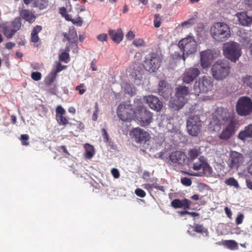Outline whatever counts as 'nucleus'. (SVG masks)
Returning a JSON list of instances; mask_svg holds the SVG:
<instances>
[{
  "instance_id": "35",
  "label": "nucleus",
  "mask_w": 252,
  "mask_h": 252,
  "mask_svg": "<svg viewBox=\"0 0 252 252\" xmlns=\"http://www.w3.org/2000/svg\"><path fill=\"white\" fill-rule=\"evenodd\" d=\"M57 75L52 71L45 78V83L46 85L50 86L55 81Z\"/></svg>"
},
{
  "instance_id": "60",
  "label": "nucleus",
  "mask_w": 252,
  "mask_h": 252,
  "mask_svg": "<svg viewBox=\"0 0 252 252\" xmlns=\"http://www.w3.org/2000/svg\"><path fill=\"white\" fill-rule=\"evenodd\" d=\"M126 37L128 40H132L135 37V34L132 31H129L127 34L126 35Z\"/></svg>"
},
{
  "instance_id": "24",
  "label": "nucleus",
  "mask_w": 252,
  "mask_h": 252,
  "mask_svg": "<svg viewBox=\"0 0 252 252\" xmlns=\"http://www.w3.org/2000/svg\"><path fill=\"white\" fill-rule=\"evenodd\" d=\"M191 202L187 199L184 200H180L179 199H175L171 202V205L174 208L189 209L190 207Z\"/></svg>"
},
{
  "instance_id": "23",
  "label": "nucleus",
  "mask_w": 252,
  "mask_h": 252,
  "mask_svg": "<svg viewBox=\"0 0 252 252\" xmlns=\"http://www.w3.org/2000/svg\"><path fill=\"white\" fill-rule=\"evenodd\" d=\"M108 33L111 39L117 43H119L123 39V33L120 29L117 30H110Z\"/></svg>"
},
{
  "instance_id": "55",
  "label": "nucleus",
  "mask_w": 252,
  "mask_h": 252,
  "mask_svg": "<svg viewBox=\"0 0 252 252\" xmlns=\"http://www.w3.org/2000/svg\"><path fill=\"white\" fill-rule=\"evenodd\" d=\"M153 188L157 190L162 191L163 192L164 191V188L162 186H159L157 183H153L152 184Z\"/></svg>"
},
{
  "instance_id": "18",
  "label": "nucleus",
  "mask_w": 252,
  "mask_h": 252,
  "mask_svg": "<svg viewBox=\"0 0 252 252\" xmlns=\"http://www.w3.org/2000/svg\"><path fill=\"white\" fill-rule=\"evenodd\" d=\"M65 109L61 105L56 107V119L60 126H65L67 124L72 125L68 122V119L65 117Z\"/></svg>"
},
{
  "instance_id": "43",
  "label": "nucleus",
  "mask_w": 252,
  "mask_h": 252,
  "mask_svg": "<svg viewBox=\"0 0 252 252\" xmlns=\"http://www.w3.org/2000/svg\"><path fill=\"white\" fill-rule=\"evenodd\" d=\"M69 59V54L66 52H63L59 57L60 61L63 62L65 63L68 62V60Z\"/></svg>"
},
{
  "instance_id": "46",
  "label": "nucleus",
  "mask_w": 252,
  "mask_h": 252,
  "mask_svg": "<svg viewBox=\"0 0 252 252\" xmlns=\"http://www.w3.org/2000/svg\"><path fill=\"white\" fill-rule=\"evenodd\" d=\"M42 75L39 72H33L32 73L31 77L34 81H39L41 78Z\"/></svg>"
},
{
  "instance_id": "47",
  "label": "nucleus",
  "mask_w": 252,
  "mask_h": 252,
  "mask_svg": "<svg viewBox=\"0 0 252 252\" xmlns=\"http://www.w3.org/2000/svg\"><path fill=\"white\" fill-rule=\"evenodd\" d=\"M95 110L94 112V113L92 116V119L93 121H96L97 119V115L99 112V108H98V105L97 102L95 103Z\"/></svg>"
},
{
  "instance_id": "37",
  "label": "nucleus",
  "mask_w": 252,
  "mask_h": 252,
  "mask_svg": "<svg viewBox=\"0 0 252 252\" xmlns=\"http://www.w3.org/2000/svg\"><path fill=\"white\" fill-rule=\"evenodd\" d=\"M224 244L231 250L237 249L238 248L237 243L234 240H226L224 241Z\"/></svg>"
},
{
  "instance_id": "56",
  "label": "nucleus",
  "mask_w": 252,
  "mask_h": 252,
  "mask_svg": "<svg viewBox=\"0 0 252 252\" xmlns=\"http://www.w3.org/2000/svg\"><path fill=\"white\" fill-rule=\"evenodd\" d=\"M111 173L115 178H118L120 177V173L119 170L116 168H113L111 170Z\"/></svg>"
},
{
  "instance_id": "44",
  "label": "nucleus",
  "mask_w": 252,
  "mask_h": 252,
  "mask_svg": "<svg viewBox=\"0 0 252 252\" xmlns=\"http://www.w3.org/2000/svg\"><path fill=\"white\" fill-rule=\"evenodd\" d=\"M29 139V136L28 134H22L21 135L20 140L22 144L24 146H28L29 145L28 140Z\"/></svg>"
},
{
  "instance_id": "39",
  "label": "nucleus",
  "mask_w": 252,
  "mask_h": 252,
  "mask_svg": "<svg viewBox=\"0 0 252 252\" xmlns=\"http://www.w3.org/2000/svg\"><path fill=\"white\" fill-rule=\"evenodd\" d=\"M173 58L175 60H183L185 62L186 58L188 57L185 52H182V54H180L178 52H175L172 55Z\"/></svg>"
},
{
  "instance_id": "29",
  "label": "nucleus",
  "mask_w": 252,
  "mask_h": 252,
  "mask_svg": "<svg viewBox=\"0 0 252 252\" xmlns=\"http://www.w3.org/2000/svg\"><path fill=\"white\" fill-rule=\"evenodd\" d=\"M15 31L10 25L2 27L3 33L7 39H10L13 36L16 32Z\"/></svg>"
},
{
  "instance_id": "4",
  "label": "nucleus",
  "mask_w": 252,
  "mask_h": 252,
  "mask_svg": "<svg viewBox=\"0 0 252 252\" xmlns=\"http://www.w3.org/2000/svg\"><path fill=\"white\" fill-rule=\"evenodd\" d=\"M188 87L179 85L176 89L175 97L173 100L170 101L169 106L174 110H179L182 108L187 102L186 96L189 94Z\"/></svg>"
},
{
  "instance_id": "32",
  "label": "nucleus",
  "mask_w": 252,
  "mask_h": 252,
  "mask_svg": "<svg viewBox=\"0 0 252 252\" xmlns=\"http://www.w3.org/2000/svg\"><path fill=\"white\" fill-rule=\"evenodd\" d=\"M198 13L196 11L194 12L193 15L192 17L182 23V26L184 27L188 25L190 26L194 25L196 23V19L198 18Z\"/></svg>"
},
{
  "instance_id": "15",
  "label": "nucleus",
  "mask_w": 252,
  "mask_h": 252,
  "mask_svg": "<svg viewBox=\"0 0 252 252\" xmlns=\"http://www.w3.org/2000/svg\"><path fill=\"white\" fill-rule=\"evenodd\" d=\"M243 161L244 157L242 154L236 151H232L229 155L228 165L230 169H237Z\"/></svg>"
},
{
  "instance_id": "61",
  "label": "nucleus",
  "mask_w": 252,
  "mask_h": 252,
  "mask_svg": "<svg viewBox=\"0 0 252 252\" xmlns=\"http://www.w3.org/2000/svg\"><path fill=\"white\" fill-rule=\"evenodd\" d=\"M96 60L95 59H94L91 63V67L93 71H96L97 70L96 66Z\"/></svg>"
},
{
  "instance_id": "2",
  "label": "nucleus",
  "mask_w": 252,
  "mask_h": 252,
  "mask_svg": "<svg viewBox=\"0 0 252 252\" xmlns=\"http://www.w3.org/2000/svg\"><path fill=\"white\" fill-rule=\"evenodd\" d=\"M210 32L214 39L218 42H224L231 36L229 27L223 22H217L213 24Z\"/></svg>"
},
{
  "instance_id": "11",
  "label": "nucleus",
  "mask_w": 252,
  "mask_h": 252,
  "mask_svg": "<svg viewBox=\"0 0 252 252\" xmlns=\"http://www.w3.org/2000/svg\"><path fill=\"white\" fill-rule=\"evenodd\" d=\"M202 123L200 117L197 115H192L187 121V128L189 135L197 136L200 132Z\"/></svg>"
},
{
  "instance_id": "27",
  "label": "nucleus",
  "mask_w": 252,
  "mask_h": 252,
  "mask_svg": "<svg viewBox=\"0 0 252 252\" xmlns=\"http://www.w3.org/2000/svg\"><path fill=\"white\" fill-rule=\"evenodd\" d=\"M63 35L66 40L70 41L71 43L76 42L77 39V34L75 29H70L68 32H63Z\"/></svg>"
},
{
  "instance_id": "30",
  "label": "nucleus",
  "mask_w": 252,
  "mask_h": 252,
  "mask_svg": "<svg viewBox=\"0 0 252 252\" xmlns=\"http://www.w3.org/2000/svg\"><path fill=\"white\" fill-rule=\"evenodd\" d=\"M34 7L38 8L40 10H43L47 8L49 5L48 0H33Z\"/></svg>"
},
{
  "instance_id": "6",
  "label": "nucleus",
  "mask_w": 252,
  "mask_h": 252,
  "mask_svg": "<svg viewBox=\"0 0 252 252\" xmlns=\"http://www.w3.org/2000/svg\"><path fill=\"white\" fill-rule=\"evenodd\" d=\"M213 87V80L210 76H203L195 82L193 85L194 93L199 95L201 93H207Z\"/></svg>"
},
{
  "instance_id": "16",
  "label": "nucleus",
  "mask_w": 252,
  "mask_h": 252,
  "mask_svg": "<svg viewBox=\"0 0 252 252\" xmlns=\"http://www.w3.org/2000/svg\"><path fill=\"white\" fill-rule=\"evenodd\" d=\"M199 69L196 67H189L186 69L181 77L183 82L186 84L192 82L200 74Z\"/></svg>"
},
{
  "instance_id": "36",
  "label": "nucleus",
  "mask_w": 252,
  "mask_h": 252,
  "mask_svg": "<svg viewBox=\"0 0 252 252\" xmlns=\"http://www.w3.org/2000/svg\"><path fill=\"white\" fill-rule=\"evenodd\" d=\"M224 183L227 186L234 187L236 189L239 187L237 181L233 177H230L226 179L224 181Z\"/></svg>"
},
{
  "instance_id": "41",
  "label": "nucleus",
  "mask_w": 252,
  "mask_h": 252,
  "mask_svg": "<svg viewBox=\"0 0 252 252\" xmlns=\"http://www.w3.org/2000/svg\"><path fill=\"white\" fill-rule=\"evenodd\" d=\"M193 230L197 233H202L205 232L207 230L203 227L202 225L195 224L194 226Z\"/></svg>"
},
{
  "instance_id": "28",
  "label": "nucleus",
  "mask_w": 252,
  "mask_h": 252,
  "mask_svg": "<svg viewBox=\"0 0 252 252\" xmlns=\"http://www.w3.org/2000/svg\"><path fill=\"white\" fill-rule=\"evenodd\" d=\"M42 28L41 26L37 25L32 30L31 34V41L37 43L40 40L38 33L41 31Z\"/></svg>"
},
{
  "instance_id": "26",
  "label": "nucleus",
  "mask_w": 252,
  "mask_h": 252,
  "mask_svg": "<svg viewBox=\"0 0 252 252\" xmlns=\"http://www.w3.org/2000/svg\"><path fill=\"white\" fill-rule=\"evenodd\" d=\"M20 15L24 19L30 23L34 22L36 19V16L28 9L22 10L20 12Z\"/></svg>"
},
{
  "instance_id": "51",
  "label": "nucleus",
  "mask_w": 252,
  "mask_h": 252,
  "mask_svg": "<svg viewBox=\"0 0 252 252\" xmlns=\"http://www.w3.org/2000/svg\"><path fill=\"white\" fill-rule=\"evenodd\" d=\"M101 130L103 141L105 142H107L109 141V135L105 128H103Z\"/></svg>"
},
{
  "instance_id": "50",
  "label": "nucleus",
  "mask_w": 252,
  "mask_h": 252,
  "mask_svg": "<svg viewBox=\"0 0 252 252\" xmlns=\"http://www.w3.org/2000/svg\"><path fill=\"white\" fill-rule=\"evenodd\" d=\"M135 193L138 196L144 197L146 196L145 192L141 189H137L135 190Z\"/></svg>"
},
{
  "instance_id": "48",
  "label": "nucleus",
  "mask_w": 252,
  "mask_h": 252,
  "mask_svg": "<svg viewBox=\"0 0 252 252\" xmlns=\"http://www.w3.org/2000/svg\"><path fill=\"white\" fill-rule=\"evenodd\" d=\"M244 83L247 86H248L252 89V76H248V77H246L244 79Z\"/></svg>"
},
{
  "instance_id": "54",
  "label": "nucleus",
  "mask_w": 252,
  "mask_h": 252,
  "mask_svg": "<svg viewBox=\"0 0 252 252\" xmlns=\"http://www.w3.org/2000/svg\"><path fill=\"white\" fill-rule=\"evenodd\" d=\"M143 188L147 190L149 192H151L153 190L152 184H145L142 185Z\"/></svg>"
},
{
  "instance_id": "13",
  "label": "nucleus",
  "mask_w": 252,
  "mask_h": 252,
  "mask_svg": "<svg viewBox=\"0 0 252 252\" xmlns=\"http://www.w3.org/2000/svg\"><path fill=\"white\" fill-rule=\"evenodd\" d=\"M130 136L136 143L140 145L145 144L151 138L148 132L138 127L130 131Z\"/></svg>"
},
{
  "instance_id": "20",
  "label": "nucleus",
  "mask_w": 252,
  "mask_h": 252,
  "mask_svg": "<svg viewBox=\"0 0 252 252\" xmlns=\"http://www.w3.org/2000/svg\"><path fill=\"white\" fill-rule=\"evenodd\" d=\"M192 168L196 171L202 170L204 172H209L211 170L206 158L203 156L200 157L198 160L193 163Z\"/></svg>"
},
{
  "instance_id": "64",
  "label": "nucleus",
  "mask_w": 252,
  "mask_h": 252,
  "mask_svg": "<svg viewBox=\"0 0 252 252\" xmlns=\"http://www.w3.org/2000/svg\"><path fill=\"white\" fill-rule=\"evenodd\" d=\"M73 125H74V126L77 125V128L79 130H81L82 129H83L84 128V126H83V124L80 122L77 121L76 124H73Z\"/></svg>"
},
{
  "instance_id": "8",
  "label": "nucleus",
  "mask_w": 252,
  "mask_h": 252,
  "mask_svg": "<svg viewBox=\"0 0 252 252\" xmlns=\"http://www.w3.org/2000/svg\"><path fill=\"white\" fill-rule=\"evenodd\" d=\"M178 46L188 57L195 54L197 50V44L194 37L190 36L181 39L178 43Z\"/></svg>"
},
{
  "instance_id": "52",
  "label": "nucleus",
  "mask_w": 252,
  "mask_h": 252,
  "mask_svg": "<svg viewBox=\"0 0 252 252\" xmlns=\"http://www.w3.org/2000/svg\"><path fill=\"white\" fill-rule=\"evenodd\" d=\"M244 216L242 214H239L236 218L235 222L237 225L240 224L243 222Z\"/></svg>"
},
{
  "instance_id": "14",
  "label": "nucleus",
  "mask_w": 252,
  "mask_h": 252,
  "mask_svg": "<svg viewBox=\"0 0 252 252\" xmlns=\"http://www.w3.org/2000/svg\"><path fill=\"white\" fill-rule=\"evenodd\" d=\"M187 158V156L184 152L176 151L170 154L168 162L175 166H181L185 164Z\"/></svg>"
},
{
  "instance_id": "1",
  "label": "nucleus",
  "mask_w": 252,
  "mask_h": 252,
  "mask_svg": "<svg viewBox=\"0 0 252 252\" xmlns=\"http://www.w3.org/2000/svg\"><path fill=\"white\" fill-rule=\"evenodd\" d=\"M134 103L136 105L135 116L138 123L142 126H149L152 122V113L147 110L141 99H136Z\"/></svg>"
},
{
  "instance_id": "9",
  "label": "nucleus",
  "mask_w": 252,
  "mask_h": 252,
  "mask_svg": "<svg viewBox=\"0 0 252 252\" xmlns=\"http://www.w3.org/2000/svg\"><path fill=\"white\" fill-rule=\"evenodd\" d=\"M236 110L240 116L250 115L252 113V100L248 96L240 97L237 101Z\"/></svg>"
},
{
  "instance_id": "22",
  "label": "nucleus",
  "mask_w": 252,
  "mask_h": 252,
  "mask_svg": "<svg viewBox=\"0 0 252 252\" xmlns=\"http://www.w3.org/2000/svg\"><path fill=\"white\" fill-rule=\"evenodd\" d=\"M240 23L244 26H249L252 23V16H249L246 12H242L237 14Z\"/></svg>"
},
{
  "instance_id": "59",
  "label": "nucleus",
  "mask_w": 252,
  "mask_h": 252,
  "mask_svg": "<svg viewBox=\"0 0 252 252\" xmlns=\"http://www.w3.org/2000/svg\"><path fill=\"white\" fill-rule=\"evenodd\" d=\"M132 76L135 79L141 80L142 78V73L141 72H132Z\"/></svg>"
},
{
  "instance_id": "58",
  "label": "nucleus",
  "mask_w": 252,
  "mask_h": 252,
  "mask_svg": "<svg viewBox=\"0 0 252 252\" xmlns=\"http://www.w3.org/2000/svg\"><path fill=\"white\" fill-rule=\"evenodd\" d=\"M224 211L227 217L230 219H232V213L231 210L227 207L224 208Z\"/></svg>"
},
{
  "instance_id": "12",
  "label": "nucleus",
  "mask_w": 252,
  "mask_h": 252,
  "mask_svg": "<svg viewBox=\"0 0 252 252\" xmlns=\"http://www.w3.org/2000/svg\"><path fill=\"white\" fill-rule=\"evenodd\" d=\"M117 114L122 121L130 122L135 114V110H133L131 105L123 103L118 106Z\"/></svg>"
},
{
  "instance_id": "38",
  "label": "nucleus",
  "mask_w": 252,
  "mask_h": 252,
  "mask_svg": "<svg viewBox=\"0 0 252 252\" xmlns=\"http://www.w3.org/2000/svg\"><path fill=\"white\" fill-rule=\"evenodd\" d=\"M132 44L136 47H145L146 46V42L142 38H136L134 39Z\"/></svg>"
},
{
  "instance_id": "21",
  "label": "nucleus",
  "mask_w": 252,
  "mask_h": 252,
  "mask_svg": "<svg viewBox=\"0 0 252 252\" xmlns=\"http://www.w3.org/2000/svg\"><path fill=\"white\" fill-rule=\"evenodd\" d=\"M158 93L164 98H168L171 95V89L166 87V83L164 80H161L158 83Z\"/></svg>"
},
{
  "instance_id": "25",
  "label": "nucleus",
  "mask_w": 252,
  "mask_h": 252,
  "mask_svg": "<svg viewBox=\"0 0 252 252\" xmlns=\"http://www.w3.org/2000/svg\"><path fill=\"white\" fill-rule=\"evenodd\" d=\"M238 137L243 141L252 138V124L249 125L243 130L241 131L238 134Z\"/></svg>"
},
{
  "instance_id": "34",
  "label": "nucleus",
  "mask_w": 252,
  "mask_h": 252,
  "mask_svg": "<svg viewBox=\"0 0 252 252\" xmlns=\"http://www.w3.org/2000/svg\"><path fill=\"white\" fill-rule=\"evenodd\" d=\"M201 154L200 148H195L189 151V156L191 160L196 158Z\"/></svg>"
},
{
  "instance_id": "19",
  "label": "nucleus",
  "mask_w": 252,
  "mask_h": 252,
  "mask_svg": "<svg viewBox=\"0 0 252 252\" xmlns=\"http://www.w3.org/2000/svg\"><path fill=\"white\" fill-rule=\"evenodd\" d=\"M200 64L203 68L209 67L212 63L213 55L210 50H206L200 53Z\"/></svg>"
},
{
  "instance_id": "7",
  "label": "nucleus",
  "mask_w": 252,
  "mask_h": 252,
  "mask_svg": "<svg viewBox=\"0 0 252 252\" xmlns=\"http://www.w3.org/2000/svg\"><path fill=\"white\" fill-rule=\"evenodd\" d=\"M225 127L219 135L221 140H226L230 139L235 133L238 122L234 118L228 117L225 122Z\"/></svg>"
},
{
  "instance_id": "31",
  "label": "nucleus",
  "mask_w": 252,
  "mask_h": 252,
  "mask_svg": "<svg viewBox=\"0 0 252 252\" xmlns=\"http://www.w3.org/2000/svg\"><path fill=\"white\" fill-rule=\"evenodd\" d=\"M84 147L85 149V158L87 159L92 158L94 154V147L89 144H86Z\"/></svg>"
},
{
  "instance_id": "45",
  "label": "nucleus",
  "mask_w": 252,
  "mask_h": 252,
  "mask_svg": "<svg viewBox=\"0 0 252 252\" xmlns=\"http://www.w3.org/2000/svg\"><path fill=\"white\" fill-rule=\"evenodd\" d=\"M181 183L185 186H190L192 184L191 179L187 177H183L181 179Z\"/></svg>"
},
{
  "instance_id": "62",
  "label": "nucleus",
  "mask_w": 252,
  "mask_h": 252,
  "mask_svg": "<svg viewBox=\"0 0 252 252\" xmlns=\"http://www.w3.org/2000/svg\"><path fill=\"white\" fill-rule=\"evenodd\" d=\"M60 14L63 17L67 13L66 9L64 7H62L59 8Z\"/></svg>"
},
{
  "instance_id": "10",
  "label": "nucleus",
  "mask_w": 252,
  "mask_h": 252,
  "mask_svg": "<svg viewBox=\"0 0 252 252\" xmlns=\"http://www.w3.org/2000/svg\"><path fill=\"white\" fill-rule=\"evenodd\" d=\"M161 59L159 56L156 53H151L147 55L143 63L145 70L149 72H156L159 67Z\"/></svg>"
},
{
  "instance_id": "63",
  "label": "nucleus",
  "mask_w": 252,
  "mask_h": 252,
  "mask_svg": "<svg viewBox=\"0 0 252 252\" xmlns=\"http://www.w3.org/2000/svg\"><path fill=\"white\" fill-rule=\"evenodd\" d=\"M15 46V44L14 43H12L11 42H7V43H6V44L5 45V47L8 50H10L13 47H14Z\"/></svg>"
},
{
  "instance_id": "49",
  "label": "nucleus",
  "mask_w": 252,
  "mask_h": 252,
  "mask_svg": "<svg viewBox=\"0 0 252 252\" xmlns=\"http://www.w3.org/2000/svg\"><path fill=\"white\" fill-rule=\"evenodd\" d=\"M97 39L101 42L106 41L108 39V36L106 33H101L97 36Z\"/></svg>"
},
{
  "instance_id": "53",
  "label": "nucleus",
  "mask_w": 252,
  "mask_h": 252,
  "mask_svg": "<svg viewBox=\"0 0 252 252\" xmlns=\"http://www.w3.org/2000/svg\"><path fill=\"white\" fill-rule=\"evenodd\" d=\"M64 68V66H62L60 63H58L57 65L56 68L55 69H53L52 71L57 75L58 73L62 71Z\"/></svg>"
},
{
  "instance_id": "3",
  "label": "nucleus",
  "mask_w": 252,
  "mask_h": 252,
  "mask_svg": "<svg viewBox=\"0 0 252 252\" xmlns=\"http://www.w3.org/2000/svg\"><path fill=\"white\" fill-rule=\"evenodd\" d=\"M230 69V64L228 61L219 60L212 66V76L217 80H222L228 76Z\"/></svg>"
},
{
  "instance_id": "40",
  "label": "nucleus",
  "mask_w": 252,
  "mask_h": 252,
  "mask_svg": "<svg viewBox=\"0 0 252 252\" xmlns=\"http://www.w3.org/2000/svg\"><path fill=\"white\" fill-rule=\"evenodd\" d=\"M154 25L155 28H159L161 25V17L159 14L154 15Z\"/></svg>"
},
{
  "instance_id": "42",
  "label": "nucleus",
  "mask_w": 252,
  "mask_h": 252,
  "mask_svg": "<svg viewBox=\"0 0 252 252\" xmlns=\"http://www.w3.org/2000/svg\"><path fill=\"white\" fill-rule=\"evenodd\" d=\"M85 88V85L84 83H81L75 87V90L78 91L79 94L82 95L86 91V89Z\"/></svg>"
},
{
  "instance_id": "33",
  "label": "nucleus",
  "mask_w": 252,
  "mask_h": 252,
  "mask_svg": "<svg viewBox=\"0 0 252 252\" xmlns=\"http://www.w3.org/2000/svg\"><path fill=\"white\" fill-rule=\"evenodd\" d=\"M10 26L17 32L20 29L22 26L21 18L19 17H16Z\"/></svg>"
},
{
  "instance_id": "57",
  "label": "nucleus",
  "mask_w": 252,
  "mask_h": 252,
  "mask_svg": "<svg viewBox=\"0 0 252 252\" xmlns=\"http://www.w3.org/2000/svg\"><path fill=\"white\" fill-rule=\"evenodd\" d=\"M71 22L74 24V25H77L78 26H81L83 23V21L82 20H81V19L80 18V17H78V19H72L71 20Z\"/></svg>"
},
{
  "instance_id": "5",
  "label": "nucleus",
  "mask_w": 252,
  "mask_h": 252,
  "mask_svg": "<svg viewBox=\"0 0 252 252\" xmlns=\"http://www.w3.org/2000/svg\"><path fill=\"white\" fill-rule=\"evenodd\" d=\"M223 54L232 62H236L241 55V49L239 44L234 42H229L224 44Z\"/></svg>"
},
{
  "instance_id": "17",
  "label": "nucleus",
  "mask_w": 252,
  "mask_h": 252,
  "mask_svg": "<svg viewBox=\"0 0 252 252\" xmlns=\"http://www.w3.org/2000/svg\"><path fill=\"white\" fill-rule=\"evenodd\" d=\"M144 100L152 109L157 112L160 111L162 108V102L155 96L152 95L145 96L144 97Z\"/></svg>"
}]
</instances>
